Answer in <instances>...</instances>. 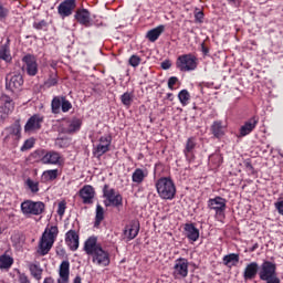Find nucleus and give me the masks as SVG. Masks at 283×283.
Returning <instances> with one entry per match:
<instances>
[{
	"instance_id": "obj_1",
	"label": "nucleus",
	"mask_w": 283,
	"mask_h": 283,
	"mask_svg": "<svg viewBox=\"0 0 283 283\" xmlns=\"http://www.w3.org/2000/svg\"><path fill=\"white\" fill-rule=\"evenodd\" d=\"M262 280L265 283H282L280 276H277V265L271 261H264L261 264L258 262L249 263L243 271V280L244 282H249V280H255V277Z\"/></svg>"
},
{
	"instance_id": "obj_2",
	"label": "nucleus",
	"mask_w": 283,
	"mask_h": 283,
	"mask_svg": "<svg viewBox=\"0 0 283 283\" xmlns=\"http://www.w3.org/2000/svg\"><path fill=\"white\" fill-rule=\"evenodd\" d=\"M56 235H59V227L56 226L44 230L39 242V255H48L50 253V250L54 245V240H56Z\"/></svg>"
},
{
	"instance_id": "obj_3",
	"label": "nucleus",
	"mask_w": 283,
	"mask_h": 283,
	"mask_svg": "<svg viewBox=\"0 0 283 283\" xmlns=\"http://www.w3.org/2000/svg\"><path fill=\"white\" fill-rule=\"evenodd\" d=\"M158 196L163 200H174L176 198V184L169 177H161L156 182Z\"/></svg>"
},
{
	"instance_id": "obj_4",
	"label": "nucleus",
	"mask_w": 283,
	"mask_h": 283,
	"mask_svg": "<svg viewBox=\"0 0 283 283\" xmlns=\"http://www.w3.org/2000/svg\"><path fill=\"white\" fill-rule=\"evenodd\" d=\"M176 67L180 72H191L198 67V57L191 53L180 55L176 61Z\"/></svg>"
},
{
	"instance_id": "obj_5",
	"label": "nucleus",
	"mask_w": 283,
	"mask_h": 283,
	"mask_svg": "<svg viewBox=\"0 0 283 283\" xmlns=\"http://www.w3.org/2000/svg\"><path fill=\"white\" fill-rule=\"evenodd\" d=\"M103 196L107 201H104L105 207H116V209L123 207V196L116 195L114 188L109 189V185H104Z\"/></svg>"
},
{
	"instance_id": "obj_6",
	"label": "nucleus",
	"mask_w": 283,
	"mask_h": 283,
	"mask_svg": "<svg viewBox=\"0 0 283 283\" xmlns=\"http://www.w3.org/2000/svg\"><path fill=\"white\" fill-rule=\"evenodd\" d=\"M21 211L24 216H41L45 211V203L27 200L21 203Z\"/></svg>"
},
{
	"instance_id": "obj_7",
	"label": "nucleus",
	"mask_w": 283,
	"mask_h": 283,
	"mask_svg": "<svg viewBox=\"0 0 283 283\" xmlns=\"http://www.w3.org/2000/svg\"><path fill=\"white\" fill-rule=\"evenodd\" d=\"M187 275H189V261L185 258L177 259L174 265L172 277L180 280L187 277Z\"/></svg>"
},
{
	"instance_id": "obj_8",
	"label": "nucleus",
	"mask_w": 283,
	"mask_h": 283,
	"mask_svg": "<svg viewBox=\"0 0 283 283\" xmlns=\"http://www.w3.org/2000/svg\"><path fill=\"white\" fill-rule=\"evenodd\" d=\"M0 123L8 118V114L14 109V101L9 95L2 94L0 96Z\"/></svg>"
},
{
	"instance_id": "obj_9",
	"label": "nucleus",
	"mask_w": 283,
	"mask_h": 283,
	"mask_svg": "<svg viewBox=\"0 0 283 283\" xmlns=\"http://www.w3.org/2000/svg\"><path fill=\"white\" fill-rule=\"evenodd\" d=\"M22 70L27 72L29 76H36L39 73V64L36 63V57L32 54H27L22 57Z\"/></svg>"
},
{
	"instance_id": "obj_10",
	"label": "nucleus",
	"mask_w": 283,
	"mask_h": 283,
	"mask_svg": "<svg viewBox=\"0 0 283 283\" xmlns=\"http://www.w3.org/2000/svg\"><path fill=\"white\" fill-rule=\"evenodd\" d=\"M6 87L13 94H19V92L23 90V75L19 73L11 76L9 82L6 84Z\"/></svg>"
},
{
	"instance_id": "obj_11",
	"label": "nucleus",
	"mask_w": 283,
	"mask_h": 283,
	"mask_svg": "<svg viewBox=\"0 0 283 283\" xmlns=\"http://www.w3.org/2000/svg\"><path fill=\"white\" fill-rule=\"evenodd\" d=\"M109 145H112L111 137H101L99 144L93 149V156H95V158L101 159V156L109 151Z\"/></svg>"
},
{
	"instance_id": "obj_12",
	"label": "nucleus",
	"mask_w": 283,
	"mask_h": 283,
	"mask_svg": "<svg viewBox=\"0 0 283 283\" xmlns=\"http://www.w3.org/2000/svg\"><path fill=\"white\" fill-rule=\"evenodd\" d=\"M91 255H93L94 264H98V266H109V253L103 250V247L97 248Z\"/></svg>"
},
{
	"instance_id": "obj_13",
	"label": "nucleus",
	"mask_w": 283,
	"mask_h": 283,
	"mask_svg": "<svg viewBox=\"0 0 283 283\" xmlns=\"http://www.w3.org/2000/svg\"><path fill=\"white\" fill-rule=\"evenodd\" d=\"M209 209L216 211L217 216H222L227 209V199L222 197H216L210 199L208 203Z\"/></svg>"
},
{
	"instance_id": "obj_14",
	"label": "nucleus",
	"mask_w": 283,
	"mask_h": 283,
	"mask_svg": "<svg viewBox=\"0 0 283 283\" xmlns=\"http://www.w3.org/2000/svg\"><path fill=\"white\" fill-rule=\"evenodd\" d=\"M76 9V0H64L60 3L57 12L61 17H70L72 12Z\"/></svg>"
},
{
	"instance_id": "obj_15",
	"label": "nucleus",
	"mask_w": 283,
	"mask_h": 283,
	"mask_svg": "<svg viewBox=\"0 0 283 283\" xmlns=\"http://www.w3.org/2000/svg\"><path fill=\"white\" fill-rule=\"evenodd\" d=\"M259 119L258 117L253 116L250 119H248L244 125L240 127L239 130V138H244V136H249L255 127H258Z\"/></svg>"
},
{
	"instance_id": "obj_16",
	"label": "nucleus",
	"mask_w": 283,
	"mask_h": 283,
	"mask_svg": "<svg viewBox=\"0 0 283 283\" xmlns=\"http://www.w3.org/2000/svg\"><path fill=\"white\" fill-rule=\"evenodd\" d=\"M139 231H140V221L132 220L129 224H127L124 229V238H127L128 240H134V238L138 235Z\"/></svg>"
},
{
	"instance_id": "obj_17",
	"label": "nucleus",
	"mask_w": 283,
	"mask_h": 283,
	"mask_svg": "<svg viewBox=\"0 0 283 283\" xmlns=\"http://www.w3.org/2000/svg\"><path fill=\"white\" fill-rule=\"evenodd\" d=\"M78 193L84 205H92V202H94V196H96V191H94V187L86 185L80 190Z\"/></svg>"
},
{
	"instance_id": "obj_18",
	"label": "nucleus",
	"mask_w": 283,
	"mask_h": 283,
	"mask_svg": "<svg viewBox=\"0 0 283 283\" xmlns=\"http://www.w3.org/2000/svg\"><path fill=\"white\" fill-rule=\"evenodd\" d=\"M74 17L81 25H84L85 28H90L92 25L91 14L87 9H77Z\"/></svg>"
},
{
	"instance_id": "obj_19",
	"label": "nucleus",
	"mask_w": 283,
	"mask_h": 283,
	"mask_svg": "<svg viewBox=\"0 0 283 283\" xmlns=\"http://www.w3.org/2000/svg\"><path fill=\"white\" fill-rule=\"evenodd\" d=\"M43 123V117L41 115L31 116L25 126L24 132H34V129H41V124Z\"/></svg>"
},
{
	"instance_id": "obj_20",
	"label": "nucleus",
	"mask_w": 283,
	"mask_h": 283,
	"mask_svg": "<svg viewBox=\"0 0 283 283\" xmlns=\"http://www.w3.org/2000/svg\"><path fill=\"white\" fill-rule=\"evenodd\" d=\"M41 163L42 165H59L61 163V154L55 150L46 151Z\"/></svg>"
},
{
	"instance_id": "obj_21",
	"label": "nucleus",
	"mask_w": 283,
	"mask_h": 283,
	"mask_svg": "<svg viewBox=\"0 0 283 283\" xmlns=\"http://www.w3.org/2000/svg\"><path fill=\"white\" fill-rule=\"evenodd\" d=\"M59 274L57 283H70V261H62Z\"/></svg>"
},
{
	"instance_id": "obj_22",
	"label": "nucleus",
	"mask_w": 283,
	"mask_h": 283,
	"mask_svg": "<svg viewBox=\"0 0 283 283\" xmlns=\"http://www.w3.org/2000/svg\"><path fill=\"white\" fill-rule=\"evenodd\" d=\"M65 242L71 251H76L78 249V234L76 233V230L66 232Z\"/></svg>"
},
{
	"instance_id": "obj_23",
	"label": "nucleus",
	"mask_w": 283,
	"mask_h": 283,
	"mask_svg": "<svg viewBox=\"0 0 283 283\" xmlns=\"http://www.w3.org/2000/svg\"><path fill=\"white\" fill-rule=\"evenodd\" d=\"M185 231L186 238H188V240H191L192 242H196L198 238H200V230H198V228H196L193 223H186Z\"/></svg>"
},
{
	"instance_id": "obj_24",
	"label": "nucleus",
	"mask_w": 283,
	"mask_h": 283,
	"mask_svg": "<svg viewBox=\"0 0 283 283\" xmlns=\"http://www.w3.org/2000/svg\"><path fill=\"white\" fill-rule=\"evenodd\" d=\"M97 249H101V244H97L96 237H91L85 241L84 251L87 255H92Z\"/></svg>"
},
{
	"instance_id": "obj_25",
	"label": "nucleus",
	"mask_w": 283,
	"mask_h": 283,
	"mask_svg": "<svg viewBox=\"0 0 283 283\" xmlns=\"http://www.w3.org/2000/svg\"><path fill=\"white\" fill-rule=\"evenodd\" d=\"M163 32H165V25L160 24V25L156 27L155 29L148 31L146 34V39H148V41H150V43H155V41H158V39H159L160 34H163Z\"/></svg>"
},
{
	"instance_id": "obj_26",
	"label": "nucleus",
	"mask_w": 283,
	"mask_h": 283,
	"mask_svg": "<svg viewBox=\"0 0 283 283\" xmlns=\"http://www.w3.org/2000/svg\"><path fill=\"white\" fill-rule=\"evenodd\" d=\"M210 129L214 138H222L224 136V126H222L220 120L213 122Z\"/></svg>"
},
{
	"instance_id": "obj_27",
	"label": "nucleus",
	"mask_w": 283,
	"mask_h": 283,
	"mask_svg": "<svg viewBox=\"0 0 283 283\" xmlns=\"http://www.w3.org/2000/svg\"><path fill=\"white\" fill-rule=\"evenodd\" d=\"M0 59L6 61V63H10V61H12V55L10 54V40H8L6 44H1Z\"/></svg>"
},
{
	"instance_id": "obj_28",
	"label": "nucleus",
	"mask_w": 283,
	"mask_h": 283,
	"mask_svg": "<svg viewBox=\"0 0 283 283\" xmlns=\"http://www.w3.org/2000/svg\"><path fill=\"white\" fill-rule=\"evenodd\" d=\"M238 262H240V254L230 253L223 256L224 266H238Z\"/></svg>"
},
{
	"instance_id": "obj_29",
	"label": "nucleus",
	"mask_w": 283,
	"mask_h": 283,
	"mask_svg": "<svg viewBox=\"0 0 283 283\" xmlns=\"http://www.w3.org/2000/svg\"><path fill=\"white\" fill-rule=\"evenodd\" d=\"M145 178H147V170H143L142 168L135 169L132 176V180L136 185H143Z\"/></svg>"
},
{
	"instance_id": "obj_30",
	"label": "nucleus",
	"mask_w": 283,
	"mask_h": 283,
	"mask_svg": "<svg viewBox=\"0 0 283 283\" xmlns=\"http://www.w3.org/2000/svg\"><path fill=\"white\" fill-rule=\"evenodd\" d=\"M7 132L10 136H15L17 139L21 138V120L17 119Z\"/></svg>"
},
{
	"instance_id": "obj_31",
	"label": "nucleus",
	"mask_w": 283,
	"mask_h": 283,
	"mask_svg": "<svg viewBox=\"0 0 283 283\" xmlns=\"http://www.w3.org/2000/svg\"><path fill=\"white\" fill-rule=\"evenodd\" d=\"M196 137H189L186 143V147L184 149V154L186 158H189V154H193V149H196Z\"/></svg>"
},
{
	"instance_id": "obj_32",
	"label": "nucleus",
	"mask_w": 283,
	"mask_h": 283,
	"mask_svg": "<svg viewBox=\"0 0 283 283\" xmlns=\"http://www.w3.org/2000/svg\"><path fill=\"white\" fill-rule=\"evenodd\" d=\"M59 178V169L46 170L42 174V181L50 182L52 180H56Z\"/></svg>"
},
{
	"instance_id": "obj_33",
	"label": "nucleus",
	"mask_w": 283,
	"mask_h": 283,
	"mask_svg": "<svg viewBox=\"0 0 283 283\" xmlns=\"http://www.w3.org/2000/svg\"><path fill=\"white\" fill-rule=\"evenodd\" d=\"M63 103V96H55L51 102L53 114H61V107Z\"/></svg>"
},
{
	"instance_id": "obj_34",
	"label": "nucleus",
	"mask_w": 283,
	"mask_h": 283,
	"mask_svg": "<svg viewBox=\"0 0 283 283\" xmlns=\"http://www.w3.org/2000/svg\"><path fill=\"white\" fill-rule=\"evenodd\" d=\"M14 264V259L8 254L0 255V269H10Z\"/></svg>"
},
{
	"instance_id": "obj_35",
	"label": "nucleus",
	"mask_w": 283,
	"mask_h": 283,
	"mask_svg": "<svg viewBox=\"0 0 283 283\" xmlns=\"http://www.w3.org/2000/svg\"><path fill=\"white\" fill-rule=\"evenodd\" d=\"M81 125H83V122L80 118H73L69 125L67 133L74 134L75 132H78Z\"/></svg>"
},
{
	"instance_id": "obj_36",
	"label": "nucleus",
	"mask_w": 283,
	"mask_h": 283,
	"mask_svg": "<svg viewBox=\"0 0 283 283\" xmlns=\"http://www.w3.org/2000/svg\"><path fill=\"white\" fill-rule=\"evenodd\" d=\"M105 220V210L102 208L101 205L96 206V216H95V227H98L101 224V221Z\"/></svg>"
},
{
	"instance_id": "obj_37",
	"label": "nucleus",
	"mask_w": 283,
	"mask_h": 283,
	"mask_svg": "<svg viewBox=\"0 0 283 283\" xmlns=\"http://www.w3.org/2000/svg\"><path fill=\"white\" fill-rule=\"evenodd\" d=\"M31 275L35 280H41V275H43V269H41L38 264H31L29 266Z\"/></svg>"
},
{
	"instance_id": "obj_38",
	"label": "nucleus",
	"mask_w": 283,
	"mask_h": 283,
	"mask_svg": "<svg viewBox=\"0 0 283 283\" xmlns=\"http://www.w3.org/2000/svg\"><path fill=\"white\" fill-rule=\"evenodd\" d=\"M209 163H211V165H213V167H220L222 165V155L220 154H212L209 157Z\"/></svg>"
},
{
	"instance_id": "obj_39",
	"label": "nucleus",
	"mask_w": 283,
	"mask_h": 283,
	"mask_svg": "<svg viewBox=\"0 0 283 283\" xmlns=\"http://www.w3.org/2000/svg\"><path fill=\"white\" fill-rule=\"evenodd\" d=\"M178 98L181 105H187V103H189V98H191V95L189 94V91L182 90L179 92Z\"/></svg>"
},
{
	"instance_id": "obj_40",
	"label": "nucleus",
	"mask_w": 283,
	"mask_h": 283,
	"mask_svg": "<svg viewBox=\"0 0 283 283\" xmlns=\"http://www.w3.org/2000/svg\"><path fill=\"white\" fill-rule=\"evenodd\" d=\"M25 185L29 187L31 193H39V182L28 178Z\"/></svg>"
},
{
	"instance_id": "obj_41",
	"label": "nucleus",
	"mask_w": 283,
	"mask_h": 283,
	"mask_svg": "<svg viewBox=\"0 0 283 283\" xmlns=\"http://www.w3.org/2000/svg\"><path fill=\"white\" fill-rule=\"evenodd\" d=\"M66 209H67V202H65V200L60 201L57 207V216H60V218H63V216H65Z\"/></svg>"
},
{
	"instance_id": "obj_42",
	"label": "nucleus",
	"mask_w": 283,
	"mask_h": 283,
	"mask_svg": "<svg viewBox=\"0 0 283 283\" xmlns=\"http://www.w3.org/2000/svg\"><path fill=\"white\" fill-rule=\"evenodd\" d=\"M33 147H34V138H29L22 145L21 151H28V149H32Z\"/></svg>"
},
{
	"instance_id": "obj_43",
	"label": "nucleus",
	"mask_w": 283,
	"mask_h": 283,
	"mask_svg": "<svg viewBox=\"0 0 283 283\" xmlns=\"http://www.w3.org/2000/svg\"><path fill=\"white\" fill-rule=\"evenodd\" d=\"M46 150L45 149H38L34 153L31 154V158H34L35 160L41 161V159L43 158V156H45Z\"/></svg>"
},
{
	"instance_id": "obj_44",
	"label": "nucleus",
	"mask_w": 283,
	"mask_h": 283,
	"mask_svg": "<svg viewBox=\"0 0 283 283\" xmlns=\"http://www.w3.org/2000/svg\"><path fill=\"white\" fill-rule=\"evenodd\" d=\"M243 165H244L245 169H248V171H250L252 174V176H255V174H258L255 171V168L253 167V164H251V159H245L243 161Z\"/></svg>"
},
{
	"instance_id": "obj_45",
	"label": "nucleus",
	"mask_w": 283,
	"mask_h": 283,
	"mask_svg": "<svg viewBox=\"0 0 283 283\" xmlns=\"http://www.w3.org/2000/svg\"><path fill=\"white\" fill-rule=\"evenodd\" d=\"M120 101H122L123 105H126V106L132 105V94L124 93L120 97Z\"/></svg>"
},
{
	"instance_id": "obj_46",
	"label": "nucleus",
	"mask_w": 283,
	"mask_h": 283,
	"mask_svg": "<svg viewBox=\"0 0 283 283\" xmlns=\"http://www.w3.org/2000/svg\"><path fill=\"white\" fill-rule=\"evenodd\" d=\"M129 65H132V67H138V65H140V56L132 55L129 57Z\"/></svg>"
},
{
	"instance_id": "obj_47",
	"label": "nucleus",
	"mask_w": 283,
	"mask_h": 283,
	"mask_svg": "<svg viewBox=\"0 0 283 283\" xmlns=\"http://www.w3.org/2000/svg\"><path fill=\"white\" fill-rule=\"evenodd\" d=\"M72 107V103H70V101H67V98L65 96H62V112H67L70 108Z\"/></svg>"
},
{
	"instance_id": "obj_48",
	"label": "nucleus",
	"mask_w": 283,
	"mask_h": 283,
	"mask_svg": "<svg viewBox=\"0 0 283 283\" xmlns=\"http://www.w3.org/2000/svg\"><path fill=\"white\" fill-rule=\"evenodd\" d=\"M59 80L56 78V75L51 76L48 78V81L44 83L45 87H54V85H57Z\"/></svg>"
},
{
	"instance_id": "obj_49",
	"label": "nucleus",
	"mask_w": 283,
	"mask_h": 283,
	"mask_svg": "<svg viewBox=\"0 0 283 283\" xmlns=\"http://www.w3.org/2000/svg\"><path fill=\"white\" fill-rule=\"evenodd\" d=\"M18 282L19 283H31L28 275H25V273H21V272H18Z\"/></svg>"
},
{
	"instance_id": "obj_50",
	"label": "nucleus",
	"mask_w": 283,
	"mask_h": 283,
	"mask_svg": "<svg viewBox=\"0 0 283 283\" xmlns=\"http://www.w3.org/2000/svg\"><path fill=\"white\" fill-rule=\"evenodd\" d=\"M46 25L48 22H45V20L33 23V28H35V30H43Z\"/></svg>"
},
{
	"instance_id": "obj_51",
	"label": "nucleus",
	"mask_w": 283,
	"mask_h": 283,
	"mask_svg": "<svg viewBox=\"0 0 283 283\" xmlns=\"http://www.w3.org/2000/svg\"><path fill=\"white\" fill-rule=\"evenodd\" d=\"M202 19H205V13L202 11L195 13L196 23H202Z\"/></svg>"
},
{
	"instance_id": "obj_52",
	"label": "nucleus",
	"mask_w": 283,
	"mask_h": 283,
	"mask_svg": "<svg viewBox=\"0 0 283 283\" xmlns=\"http://www.w3.org/2000/svg\"><path fill=\"white\" fill-rule=\"evenodd\" d=\"M177 83H178V77L171 76V77H169V80H168V87H169L170 90H174V85H176Z\"/></svg>"
},
{
	"instance_id": "obj_53",
	"label": "nucleus",
	"mask_w": 283,
	"mask_h": 283,
	"mask_svg": "<svg viewBox=\"0 0 283 283\" xmlns=\"http://www.w3.org/2000/svg\"><path fill=\"white\" fill-rule=\"evenodd\" d=\"M274 207L279 211L280 216H283V200L275 202Z\"/></svg>"
},
{
	"instance_id": "obj_54",
	"label": "nucleus",
	"mask_w": 283,
	"mask_h": 283,
	"mask_svg": "<svg viewBox=\"0 0 283 283\" xmlns=\"http://www.w3.org/2000/svg\"><path fill=\"white\" fill-rule=\"evenodd\" d=\"M8 17V9L0 4V19H6Z\"/></svg>"
},
{
	"instance_id": "obj_55",
	"label": "nucleus",
	"mask_w": 283,
	"mask_h": 283,
	"mask_svg": "<svg viewBox=\"0 0 283 283\" xmlns=\"http://www.w3.org/2000/svg\"><path fill=\"white\" fill-rule=\"evenodd\" d=\"M56 145H59V147H66L67 146V139L57 138L56 139Z\"/></svg>"
},
{
	"instance_id": "obj_56",
	"label": "nucleus",
	"mask_w": 283,
	"mask_h": 283,
	"mask_svg": "<svg viewBox=\"0 0 283 283\" xmlns=\"http://www.w3.org/2000/svg\"><path fill=\"white\" fill-rule=\"evenodd\" d=\"M170 67H171V61L165 60L164 62H161L163 70H169Z\"/></svg>"
},
{
	"instance_id": "obj_57",
	"label": "nucleus",
	"mask_w": 283,
	"mask_h": 283,
	"mask_svg": "<svg viewBox=\"0 0 283 283\" xmlns=\"http://www.w3.org/2000/svg\"><path fill=\"white\" fill-rule=\"evenodd\" d=\"M201 52L205 56H207V54H209V48H207L205 45V42L201 43Z\"/></svg>"
},
{
	"instance_id": "obj_58",
	"label": "nucleus",
	"mask_w": 283,
	"mask_h": 283,
	"mask_svg": "<svg viewBox=\"0 0 283 283\" xmlns=\"http://www.w3.org/2000/svg\"><path fill=\"white\" fill-rule=\"evenodd\" d=\"M43 283H54V279L52 277H46L44 279V282Z\"/></svg>"
},
{
	"instance_id": "obj_59",
	"label": "nucleus",
	"mask_w": 283,
	"mask_h": 283,
	"mask_svg": "<svg viewBox=\"0 0 283 283\" xmlns=\"http://www.w3.org/2000/svg\"><path fill=\"white\" fill-rule=\"evenodd\" d=\"M259 244L254 243L252 248H250V252L253 253V251H255V249H258Z\"/></svg>"
},
{
	"instance_id": "obj_60",
	"label": "nucleus",
	"mask_w": 283,
	"mask_h": 283,
	"mask_svg": "<svg viewBox=\"0 0 283 283\" xmlns=\"http://www.w3.org/2000/svg\"><path fill=\"white\" fill-rule=\"evenodd\" d=\"M167 98H168V101H174V94L172 93H168L167 94Z\"/></svg>"
},
{
	"instance_id": "obj_61",
	"label": "nucleus",
	"mask_w": 283,
	"mask_h": 283,
	"mask_svg": "<svg viewBox=\"0 0 283 283\" xmlns=\"http://www.w3.org/2000/svg\"><path fill=\"white\" fill-rule=\"evenodd\" d=\"M73 283H81V276H75V279H74V281H73Z\"/></svg>"
},
{
	"instance_id": "obj_62",
	"label": "nucleus",
	"mask_w": 283,
	"mask_h": 283,
	"mask_svg": "<svg viewBox=\"0 0 283 283\" xmlns=\"http://www.w3.org/2000/svg\"><path fill=\"white\" fill-rule=\"evenodd\" d=\"M1 233H3V230L0 228V235H1Z\"/></svg>"
},
{
	"instance_id": "obj_63",
	"label": "nucleus",
	"mask_w": 283,
	"mask_h": 283,
	"mask_svg": "<svg viewBox=\"0 0 283 283\" xmlns=\"http://www.w3.org/2000/svg\"><path fill=\"white\" fill-rule=\"evenodd\" d=\"M8 137H9V136H7V137L4 138V140H8Z\"/></svg>"
}]
</instances>
